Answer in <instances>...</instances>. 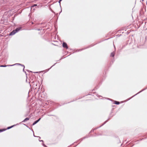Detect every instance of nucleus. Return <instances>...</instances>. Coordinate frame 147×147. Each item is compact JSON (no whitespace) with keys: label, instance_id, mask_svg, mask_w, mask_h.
Here are the masks:
<instances>
[{"label":"nucleus","instance_id":"6","mask_svg":"<svg viewBox=\"0 0 147 147\" xmlns=\"http://www.w3.org/2000/svg\"><path fill=\"white\" fill-rule=\"evenodd\" d=\"M115 55V53L114 52H112L111 54V56L112 57H113Z\"/></svg>","mask_w":147,"mask_h":147},{"label":"nucleus","instance_id":"3","mask_svg":"<svg viewBox=\"0 0 147 147\" xmlns=\"http://www.w3.org/2000/svg\"><path fill=\"white\" fill-rule=\"evenodd\" d=\"M63 46L64 48H65L66 49H68V47L67 45V43L65 42H63Z\"/></svg>","mask_w":147,"mask_h":147},{"label":"nucleus","instance_id":"9","mask_svg":"<svg viewBox=\"0 0 147 147\" xmlns=\"http://www.w3.org/2000/svg\"><path fill=\"white\" fill-rule=\"evenodd\" d=\"M0 67H3V65H1L0 66Z\"/></svg>","mask_w":147,"mask_h":147},{"label":"nucleus","instance_id":"5","mask_svg":"<svg viewBox=\"0 0 147 147\" xmlns=\"http://www.w3.org/2000/svg\"><path fill=\"white\" fill-rule=\"evenodd\" d=\"M29 119V118H26V119H25L24 121H23V122H24L26 121H27Z\"/></svg>","mask_w":147,"mask_h":147},{"label":"nucleus","instance_id":"4","mask_svg":"<svg viewBox=\"0 0 147 147\" xmlns=\"http://www.w3.org/2000/svg\"><path fill=\"white\" fill-rule=\"evenodd\" d=\"M40 118L37 121H35L32 124V125H34L36 124L37 123H38L40 120Z\"/></svg>","mask_w":147,"mask_h":147},{"label":"nucleus","instance_id":"2","mask_svg":"<svg viewBox=\"0 0 147 147\" xmlns=\"http://www.w3.org/2000/svg\"><path fill=\"white\" fill-rule=\"evenodd\" d=\"M14 126V125H13L11 126H10V127H7V129H0V132H2L3 131H5L7 129H10L12 127H13Z\"/></svg>","mask_w":147,"mask_h":147},{"label":"nucleus","instance_id":"1","mask_svg":"<svg viewBox=\"0 0 147 147\" xmlns=\"http://www.w3.org/2000/svg\"><path fill=\"white\" fill-rule=\"evenodd\" d=\"M21 27H19L17 28L16 30H13L9 34V35H14L18 31L21 29Z\"/></svg>","mask_w":147,"mask_h":147},{"label":"nucleus","instance_id":"7","mask_svg":"<svg viewBox=\"0 0 147 147\" xmlns=\"http://www.w3.org/2000/svg\"><path fill=\"white\" fill-rule=\"evenodd\" d=\"M114 103L116 105H118L119 104V102L118 101H115L114 102Z\"/></svg>","mask_w":147,"mask_h":147},{"label":"nucleus","instance_id":"10","mask_svg":"<svg viewBox=\"0 0 147 147\" xmlns=\"http://www.w3.org/2000/svg\"><path fill=\"white\" fill-rule=\"evenodd\" d=\"M7 66L6 65H3V67H6Z\"/></svg>","mask_w":147,"mask_h":147},{"label":"nucleus","instance_id":"8","mask_svg":"<svg viewBox=\"0 0 147 147\" xmlns=\"http://www.w3.org/2000/svg\"><path fill=\"white\" fill-rule=\"evenodd\" d=\"M37 5L36 4H34V5L33 6H32V7H31L32 8L33 7L35 6H36Z\"/></svg>","mask_w":147,"mask_h":147}]
</instances>
